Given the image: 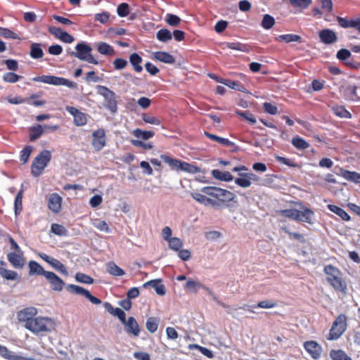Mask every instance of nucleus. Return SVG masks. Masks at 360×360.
<instances>
[{"instance_id": "1", "label": "nucleus", "mask_w": 360, "mask_h": 360, "mask_svg": "<svg viewBox=\"0 0 360 360\" xmlns=\"http://www.w3.org/2000/svg\"><path fill=\"white\" fill-rule=\"evenodd\" d=\"M191 196L200 203L214 209L231 208L238 203L235 193L216 186H205L201 188V193H192Z\"/></svg>"}, {"instance_id": "2", "label": "nucleus", "mask_w": 360, "mask_h": 360, "mask_svg": "<svg viewBox=\"0 0 360 360\" xmlns=\"http://www.w3.org/2000/svg\"><path fill=\"white\" fill-rule=\"evenodd\" d=\"M323 272L326 275V281L336 291L345 293L347 284L341 271L332 264L326 265Z\"/></svg>"}, {"instance_id": "3", "label": "nucleus", "mask_w": 360, "mask_h": 360, "mask_svg": "<svg viewBox=\"0 0 360 360\" xmlns=\"http://www.w3.org/2000/svg\"><path fill=\"white\" fill-rule=\"evenodd\" d=\"M302 210L296 209H285L278 211V214L282 217L294 219L296 221H301L309 224H313L312 218L314 212L310 208L302 205L301 202H296Z\"/></svg>"}, {"instance_id": "4", "label": "nucleus", "mask_w": 360, "mask_h": 360, "mask_svg": "<svg viewBox=\"0 0 360 360\" xmlns=\"http://www.w3.org/2000/svg\"><path fill=\"white\" fill-rule=\"evenodd\" d=\"M160 158L165 163L167 164L172 170L176 172L184 171L190 174H197L200 172V169L197 166L187 162L173 158L169 155H161Z\"/></svg>"}, {"instance_id": "5", "label": "nucleus", "mask_w": 360, "mask_h": 360, "mask_svg": "<svg viewBox=\"0 0 360 360\" xmlns=\"http://www.w3.org/2000/svg\"><path fill=\"white\" fill-rule=\"evenodd\" d=\"M54 326L53 320L48 317H35L32 322L25 325V328L32 333L39 335L43 333L50 332Z\"/></svg>"}, {"instance_id": "6", "label": "nucleus", "mask_w": 360, "mask_h": 360, "mask_svg": "<svg viewBox=\"0 0 360 360\" xmlns=\"http://www.w3.org/2000/svg\"><path fill=\"white\" fill-rule=\"evenodd\" d=\"M51 160L49 150H44L34 158L31 165V173L35 177L39 176Z\"/></svg>"}, {"instance_id": "7", "label": "nucleus", "mask_w": 360, "mask_h": 360, "mask_svg": "<svg viewBox=\"0 0 360 360\" xmlns=\"http://www.w3.org/2000/svg\"><path fill=\"white\" fill-rule=\"evenodd\" d=\"M32 81L43 82L55 86H66L70 89H77V84L64 77H60L54 75H42L32 78Z\"/></svg>"}, {"instance_id": "8", "label": "nucleus", "mask_w": 360, "mask_h": 360, "mask_svg": "<svg viewBox=\"0 0 360 360\" xmlns=\"http://www.w3.org/2000/svg\"><path fill=\"white\" fill-rule=\"evenodd\" d=\"M75 52H72L70 55L77 58L80 60L86 61L89 63L98 65V60L91 55L92 48L85 42L78 43L75 46Z\"/></svg>"}, {"instance_id": "9", "label": "nucleus", "mask_w": 360, "mask_h": 360, "mask_svg": "<svg viewBox=\"0 0 360 360\" xmlns=\"http://www.w3.org/2000/svg\"><path fill=\"white\" fill-rule=\"evenodd\" d=\"M98 93L104 98V107L112 113L117 111V101L114 91L105 86H98Z\"/></svg>"}, {"instance_id": "10", "label": "nucleus", "mask_w": 360, "mask_h": 360, "mask_svg": "<svg viewBox=\"0 0 360 360\" xmlns=\"http://www.w3.org/2000/svg\"><path fill=\"white\" fill-rule=\"evenodd\" d=\"M347 316L344 314H340L333 321L327 339L328 340H337L347 329Z\"/></svg>"}, {"instance_id": "11", "label": "nucleus", "mask_w": 360, "mask_h": 360, "mask_svg": "<svg viewBox=\"0 0 360 360\" xmlns=\"http://www.w3.org/2000/svg\"><path fill=\"white\" fill-rule=\"evenodd\" d=\"M65 110L74 117V124L77 127H82L87 123L86 115L73 106L67 105Z\"/></svg>"}, {"instance_id": "12", "label": "nucleus", "mask_w": 360, "mask_h": 360, "mask_svg": "<svg viewBox=\"0 0 360 360\" xmlns=\"http://www.w3.org/2000/svg\"><path fill=\"white\" fill-rule=\"evenodd\" d=\"M92 146L96 150L100 151L106 143L105 132L103 129L95 130L92 134Z\"/></svg>"}, {"instance_id": "13", "label": "nucleus", "mask_w": 360, "mask_h": 360, "mask_svg": "<svg viewBox=\"0 0 360 360\" xmlns=\"http://www.w3.org/2000/svg\"><path fill=\"white\" fill-rule=\"evenodd\" d=\"M304 348L310 354L311 357L317 360L320 359L322 353V348L316 341L309 340L304 343Z\"/></svg>"}, {"instance_id": "14", "label": "nucleus", "mask_w": 360, "mask_h": 360, "mask_svg": "<svg viewBox=\"0 0 360 360\" xmlns=\"http://www.w3.org/2000/svg\"><path fill=\"white\" fill-rule=\"evenodd\" d=\"M37 314L36 308L27 307L18 312L17 318L20 322H24L25 325H27L28 323L32 322Z\"/></svg>"}, {"instance_id": "15", "label": "nucleus", "mask_w": 360, "mask_h": 360, "mask_svg": "<svg viewBox=\"0 0 360 360\" xmlns=\"http://www.w3.org/2000/svg\"><path fill=\"white\" fill-rule=\"evenodd\" d=\"M45 278L51 283V288L53 290L61 291L63 290L65 283L55 273L51 271L46 272Z\"/></svg>"}, {"instance_id": "16", "label": "nucleus", "mask_w": 360, "mask_h": 360, "mask_svg": "<svg viewBox=\"0 0 360 360\" xmlns=\"http://www.w3.org/2000/svg\"><path fill=\"white\" fill-rule=\"evenodd\" d=\"M62 198L58 193H51L48 200V207L54 213H58L61 210Z\"/></svg>"}, {"instance_id": "17", "label": "nucleus", "mask_w": 360, "mask_h": 360, "mask_svg": "<svg viewBox=\"0 0 360 360\" xmlns=\"http://www.w3.org/2000/svg\"><path fill=\"white\" fill-rule=\"evenodd\" d=\"M123 323L125 325V330L127 333L131 334L135 337L139 335L140 327L135 318L130 316Z\"/></svg>"}, {"instance_id": "18", "label": "nucleus", "mask_w": 360, "mask_h": 360, "mask_svg": "<svg viewBox=\"0 0 360 360\" xmlns=\"http://www.w3.org/2000/svg\"><path fill=\"white\" fill-rule=\"evenodd\" d=\"M320 40L326 44H330L338 40V37L335 32L329 29H324L319 32Z\"/></svg>"}, {"instance_id": "19", "label": "nucleus", "mask_w": 360, "mask_h": 360, "mask_svg": "<svg viewBox=\"0 0 360 360\" xmlns=\"http://www.w3.org/2000/svg\"><path fill=\"white\" fill-rule=\"evenodd\" d=\"M339 174L349 181L360 184V173L349 171L340 167Z\"/></svg>"}, {"instance_id": "20", "label": "nucleus", "mask_w": 360, "mask_h": 360, "mask_svg": "<svg viewBox=\"0 0 360 360\" xmlns=\"http://www.w3.org/2000/svg\"><path fill=\"white\" fill-rule=\"evenodd\" d=\"M129 63L136 72L139 73L142 72L143 67L141 64L143 58L137 53H133L129 56Z\"/></svg>"}, {"instance_id": "21", "label": "nucleus", "mask_w": 360, "mask_h": 360, "mask_svg": "<svg viewBox=\"0 0 360 360\" xmlns=\"http://www.w3.org/2000/svg\"><path fill=\"white\" fill-rule=\"evenodd\" d=\"M29 275H42L46 277L47 271H45L44 268L35 261H30L29 264Z\"/></svg>"}, {"instance_id": "22", "label": "nucleus", "mask_w": 360, "mask_h": 360, "mask_svg": "<svg viewBox=\"0 0 360 360\" xmlns=\"http://www.w3.org/2000/svg\"><path fill=\"white\" fill-rule=\"evenodd\" d=\"M7 258L8 262L15 267V268H22L25 264V259L23 257L18 255L15 252H10L7 255Z\"/></svg>"}, {"instance_id": "23", "label": "nucleus", "mask_w": 360, "mask_h": 360, "mask_svg": "<svg viewBox=\"0 0 360 360\" xmlns=\"http://www.w3.org/2000/svg\"><path fill=\"white\" fill-rule=\"evenodd\" d=\"M212 176L219 181H231L233 179V176L229 172H222L219 169H213L212 171Z\"/></svg>"}, {"instance_id": "24", "label": "nucleus", "mask_w": 360, "mask_h": 360, "mask_svg": "<svg viewBox=\"0 0 360 360\" xmlns=\"http://www.w3.org/2000/svg\"><path fill=\"white\" fill-rule=\"evenodd\" d=\"M104 305L108 311L111 314L117 316L122 323H125L126 314L122 309L120 308H113V307L108 302H105Z\"/></svg>"}, {"instance_id": "25", "label": "nucleus", "mask_w": 360, "mask_h": 360, "mask_svg": "<svg viewBox=\"0 0 360 360\" xmlns=\"http://www.w3.org/2000/svg\"><path fill=\"white\" fill-rule=\"evenodd\" d=\"M154 57L156 60L167 64H173L175 62L174 57L167 52L157 51L154 53Z\"/></svg>"}, {"instance_id": "26", "label": "nucleus", "mask_w": 360, "mask_h": 360, "mask_svg": "<svg viewBox=\"0 0 360 360\" xmlns=\"http://www.w3.org/2000/svg\"><path fill=\"white\" fill-rule=\"evenodd\" d=\"M44 133V128L41 124L32 126L29 129V139L30 141H34Z\"/></svg>"}, {"instance_id": "27", "label": "nucleus", "mask_w": 360, "mask_h": 360, "mask_svg": "<svg viewBox=\"0 0 360 360\" xmlns=\"http://www.w3.org/2000/svg\"><path fill=\"white\" fill-rule=\"evenodd\" d=\"M204 134L206 137H207L210 140H212L214 142L219 143L221 145H223L225 146H232L233 145V143L232 141H229L228 139L218 136L215 134H211L207 131H205Z\"/></svg>"}, {"instance_id": "28", "label": "nucleus", "mask_w": 360, "mask_h": 360, "mask_svg": "<svg viewBox=\"0 0 360 360\" xmlns=\"http://www.w3.org/2000/svg\"><path fill=\"white\" fill-rule=\"evenodd\" d=\"M327 207L330 212L338 215L342 220L349 221L350 219L348 213L342 208L335 205H328Z\"/></svg>"}, {"instance_id": "29", "label": "nucleus", "mask_w": 360, "mask_h": 360, "mask_svg": "<svg viewBox=\"0 0 360 360\" xmlns=\"http://www.w3.org/2000/svg\"><path fill=\"white\" fill-rule=\"evenodd\" d=\"M185 288L190 292L196 293L200 288L205 289L210 292L209 288L203 285L198 281L188 280L185 285Z\"/></svg>"}, {"instance_id": "30", "label": "nucleus", "mask_w": 360, "mask_h": 360, "mask_svg": "<svg viewBox=\"0 0 360 360\" xmlns=\"http://www.w3.org/2000/svg\"><path fill=\"white\" fill-rule=\"evenodd\" d=\"M143 285H151L155 289L156 293L159 295H165L166 293L165 287L163 284L160 283V280L150 281L146 283Z\"/></svg>"}, {"instance_id": "31", "label": "nucleus", "mask_w": 360, "mask_h": 360, "mask_svg": "<svg viewBox=\"0 0 360 360\" xmlns=\"http://www.w3.org/2000/svg\"><path fill=\"white\" fill-rule=\"evenodd\" d=\"M276 40L277 41H285L286 43L292 41L302 42V37L295 34H286L278 36L276 37Z\"/></svg>"}, {"instance_id": "32", "label": "nucleus", "mask_w": 360, "mask_h": 360, "mask_svg": "<svg viewBox=\"0 0 360 360\" xmlns=\"http://www.w3.org/2000/svg\"><path fill=\"white\" fill-rule=\"evenodd\" d=\"M98 51L105 56H113L115 54V50L112 46L107 44L106 42H100L97 44Z\"/></svg>"}, {"instance_id": "33", "label": "nucleus", "mask_w": 360, "mask_h": 360, "mask_svg": "<svg viewBox=\"0 0 360 360\" xmlns=\"http://www.w3.org/2000/svg\"><path fill=\"white\" fill-rule=\"evenodd\" d=\"M291 143L298 150H305L309 147V143L299 136H294L292 139Z\"/></svg>"}, {"instance_id": "34", "label": "nucleus", "mask_w": 360, "mask_h": 360, "mask_svg": "<svg viewBox=\"0 0 360 360\" xmlns=\"http://www.w3.org/2000/svg\"><path fill=\"white\" fill-rule=\"evenodd\" d=\"M217 82L238 91L243 92L245 89L244 86L241 84L231 79H217Z\"/></svg>"}, {"instance_id": "35", "label": "nucleus", "mask_w": 360, "mask_h": 360, "mask_svg": "<svg viewBox=\"0 0 360 360\" xmlns=\"http://www.w3.org/2000/svg\"><path fill=\"white\" fill-rule=\"evenodd\" d=\"M108 272L115 276H122L124 275V271L115 264L113 262L107 264Z\"/></svg>"}, {"instance_id": "36", "label": "nucleus", "mask_w": 360, "mask_h": 360, "mask_svg": "<svg viewBox=\"0 0 360 360\" xmlns=\"http://www.w3.org/2000/svg\"><path fill=\"white\" fill-rule=\"evenodd\" d=\"M30 55L32 58L39 59L43 57L44 52L41 47V44L34 43L30 46Z\"/></svg>"}, {"instance_id": "37", "label": "nucleus", "mask_w": 360, "mask_h": 360, "mask_svg": "<svg viewBox=\"0 0 360 360\" xmlns=\"http://www.w3.org/2000/svg\"><path fill=\"white\" fill-rule=\"evenodd\" d=\"M333 112L342 118H351V113L342 105H335L332 108Z\"/></svg>"}, {"instance_id": "38", "label": "nucleus", "mask_w": 360, "mask_h": 360, "mask_svg": "<svg viewBox=\"0 0 360 360\" xmlns=\"http://www.w3.org/2000/svg\"><path fill=\"white\" fill-rule=\"evenodd\" d=\"M23 190L21 189L17 193L14 201V210L15 215L20 214L22 210Z\"/></svg>"}, {"instance_id": "39", "label": "nucleus", "mask_w": 360, "mask_h": 360, "mask_svg": "<svg viewBox=\"0 0 360 360\" xmlns=\"http://www.w3.org/2000/svg\"><path fill=\"white\" fill-rule=\"evenodd\" d=\"M132 134L138 138L143 140H148L154 136L155 133L152 131H144L141 129H136L133 131Z\"/></svg>"}, {"instance_id": "40", "label": "nucleus", "mask_w": 360, "mask_h": 360, "mask_svg": "<svg viewBox=\"0 0 360 360\" xmlns=\"http://www.w3.org/2000/svg\"><path fill=\"white\" fill-rule=\"evenodd\" d=\"M330 357L333 360H352L344 351L341 349H332L330 352Z\"/></svg>"}, {"instance_id": "41", "label": "nucleus", "mask_w": 360, "mask_h": 360, "mask_svg": "<svg viewBox=\"0 0 360 360\" xmlns=\"http://www.w3.org/2000/svg\"><path fill=\"white\" fill-rule=\"evenodd\" d=\"M159 325V320L156 317H150L146 323V329L151 333L157 331Z\"/></svg>"}, {"instance_id": "42", "label": "nucleus", "mask_w": 360, "mask_h": 360, "mask_svg": "<svg viewBox=\"0 0 360 360\" xmlns=\"http://www.w3.org/2000/svg\"><path fill=\"white\" fill-rule=\"evenodd\" d=\"M157 39L162 42H166L172 38V32L167 29H160L157 32Z\"/></svg>"}, {"instance_id": "43", "label": "nucleus", "mask_w": 360, "mask_h": 360, "mask_svg": "<svg viewBox=\"0 0 360 360\" xmlns=\"http://www.w3.org/2000/svg\"><path fill=\"white\" fill-rule=\"evenodd\" d=\"M0 276H1L4 279L9 281H16L19 278L17 272L6 269L4 267L0 271Z\"/></svg>"}, {"instance_id": "44", "label": "nucleus", "mask_w": 360, "mask_h": 360, "mask_svg": "<svg viewBox=\"0 0 360 360\" xmlns=\"http://www.w3.org/2000/svg\"><path fill=\"white\" fill-rule=\"evenodd\" d=\"M0 36L6 39H19V36L8 28L0 27Z\"/></svg>"}, {"instance_id": "45", "label": "nucleus", "mask_w": 360, "mask_h": 360, "mask_svg": "<svg viewBox=\"0 0 360 360\" xmlns=\"http://www.w3.org/2000/svg\"><path fill=\"white\" fill-rule=\"evenodd\" d=\"M67 290L72 294L81 295L84 297H85V295L88 291V290H86L81 286L76 285L74 284L68 285L67 287Z\"/></svg>"}, {"instance_id": "46", "label": "nucleus", "mask_w": 360, "mask_h": 360, "mask_svg": "<svg viewBox=\"0 0 360 360\" xmlns=\"http://www.w3.org/2000/svg\"><path fill=\"white\" fill-rule=\"evenodd\" d=\"M52 267L56 269L57 271H58L60 273L63 274V275L67 276L68 274V272L67 271V269L64 266L63 264H62L59 260L57 259L53 258L51 262L49 264Z\"/></svg>"}, {"instance_id": "47", "label": "nucleus", "mask_w": 360, "mask_h": 360, "mask_svg": "<svg viewBox=\"0 0 360 360\" xmlns=\"http://www.w3.org/2000/svg\"><path fill=\"white\" fill-rule=\"evenodd\" d=\"M274 24L275 20L271 15L269 14L264 15L261 23V25L264 29L269 30L274 25Z\"/></svg>"}, {"instance_id": "48", "label": "nucleus", "mask_w": 360, "mask_h": 360, "mask_svg": "<svg viewBox=\"0 0 360 360\" xmlns=\"http://www.w3.org/2000/svg\"><path fill=\"white\" fill-rule=\"evenodd\" d=\"M281 229L285 233L288 235L290 238L295 239L302 243H304L306 242V240L302 234L296 232H292L287 227H282Z\"/></svg>"}, {"instance_id": "49", "label": "nucleus", "mask_w": 360, "mask_h": 360, "mask_svg": "<svg viewBox=\"0 0 360 360\" xmlns=\"http://www.w3.org/2000/svg\"><path fill=\"white\" fill-rule=\"evenodd\" d=\"M277 306L276 302L273 300H266L259 301L256 305H252L251 307H259L262 309H271Z\"/></svg>"}, {"instance_id": "50", "label": "nucleus", "mask_w": 360, "mask_h": 360, "mask_svg": "<svg viewBox=\"0 0 360 360\" xmlns=\"http://www.w3.org/2000/svg\"><path fill=\"white\" fill-rule=\"evenodd\" d=\"M167 242L169 248L174 251H179L183 246L181 240L176 237H172Z\"/></svg>"}, {"instance_id": "51", "label": "nucleus", "mask_w": 360, "mask_h": 360, "mask_svg": "<svg viewBox=\"0 0 360 360\" xmlns=\"http://www.w3.org/2000/svg\"><path fill=\"white\" fill-rule=\"evenodd\" d=\"M181 20V18L174 14L167 13L165 17L166 22L170 26H178Z\"/></svg>"}, {"instance_id": "52", "label": "nucleus", "mask_w": 360, "mask_h": 360, "mask_svg": "<svg viewBox=\"0 0 360 360\" xmlns=\"http://www.w3.org/2000/svg\"><path fill=\"white\" fill-rule=\"evenodd\" d=\"M32 146H27L21 150L20 160L23 164L26 163L28 161L29 158L32 153Z\"/></svg>"}, {"instance_id": "53", "label": "nucleus", "mask_w": 360, "mask_h": 360, "mask_svg": "<svg viewBox=\"0 0 360 360\" xmlns=\"http://www.w3.org/2000/svg\"><path fill=\"white\" fill-rule=\"evenodd\" d=\"M142 120L148 124L160 125L161 124L160 120L154 115L148 113H143L142 115Z\"/></svg>"}, {"instance_id": "54", "label": "nucleus", "mask_w": 360, "mask_h": 360, "mask_svg": "<svg viewBox=\"0 0 360 360\" xmlns=\"http://www.w3.org/2000/svg\"><path fill=\"white\" fill-rule=\"evenodd\" d=\"M75 279L78 282L86 284H92L94 281L92 277L83 273H77L75 275Z\"/></svg>"}, {"instance_id": "55", "label": "nucleus", "mask_w": 360, "mask_h": 360, "mask_svg": "<svg viewBox=\"0 0 360 360\" xmlns=\"http://www.w3.org/2000/svg\"><path fill=\"white\" fill-rule=\"evenodd\" d=\"M93 225L101 231L109 233L110 231L108 224L103 220L95 219L93 222Z\"/></svg>"}, {"instance_id": "56", "label": "nucleus", "mask_w": 360, "mask_h": 360, "mask_svg": "<svg viewBox=\"0 0 360 360\" xmlns=\"http://www.w3.org/2000/svg\"><path fill=\"white\" fill-rule=\"evenodd\" d=\"M22 77L14 73V72H6L5 73L4 75H3V80L5 82H8V83H15L17 82Z\"/></svg>"}, {"instance_id": "57", "label": "nucleus", "mask_w": 360, "mask_h": 360, "mask_svg": "<svg viewBox=\"0 0 360 360\" xmlns=\"http://www.w3.org/2000/svg\"><path fill=\"white\" fill-rule=\"evenodd\" d=\"M293 7L307 8L311 4V0H289Z\"/></svg>"}, {"instance_id": "58", "label": "nucleus", "mask_w": 360, "mask_h": 360, "mask_svg": "<svg viewBox=\"0 0 360 360\" xmlns=\"http://www.w3.org/2000/svg\"><path fill=\"white\" fill-rule=\"evenodd\" d=\"M120 17H126L129 13V6L127 3L120 4L117 8Z\"/></svg>"}, {"instance_id": "59", "label": "nucleus", "mask_w": 360, "mask_h": 360, "mask_svg": "<svg viewBox=\"0 0 360 360\" xmlns=\"http://www.w3.org/2000/svg\"><path fill=\"white\" fill-rule=\"evenodd\" d=\"M276 160L278 162L285 165L290 167H297L298 166L297 163L295 162L293 160L285 157L276 156Z\"/></svg>"}, {"instance_id": "60", "label": "nucleus", "mask_w": 360, "mask_h": 360, "mask_svg": "<svg viewBox=\"0 0 360 360\" xmlns=\"http://www.w3.org/2000/svg\"><path fill=\"white\" fill-rule=\"evenodd\" d=\"M51 231L58 236H64L66 234L67 230L65 228L58 224H53L51 225Z\"/></svg>"}, {"instance_id": "61", "label": "nucleus", "mask_w": 360, "mask_h": 360, "mask_svg": "<svg viewBox=\"0 0 360 360\" xmlns=\"http://www.w3.org/2000/svg\"><path fill=\"white\" fill-rule=\"evenodd\" d=\"M235 184L242 188H248L250 186L251 181L248 177L240 176L235 179Z\"/></svg>"}, {"instance_id": "62", "label": "nucleus", "mask_w": 360, "mask_h": 360, "mask_svg": "<svg viewBox=\"0 0 360 360\" xmlns=\"http://www.w3.org/2000/svg\"><path fill=\"white\" fill-rule=\"evenodd\" d=\"M263 109L264 112L270 115H276L278 113V108L271 103H264Z\"/></svg>"}, {"instance_id": "63", "label": "nucleus", "mask_w": 360, "mask_h": 360, "mask_svg": "<svg viewBox=\"0 0 360 360\" xmlns=\"http://www.w3.org/2000/svg\"><path fill=\"white\" fill-rule=\"evenodd\" d=\"M351 56V53L348 49H341L337 52L336 57L341 61L346 60Z\"/></svg>"}, {"instance_id": "64", "label": "nucleus", "mask_w": 360, "mask_h": 360, "mask_svg": "<svg viewBox=\"0 0 360 360\" xmlns=\"http://www.w3.org/2000/svg\"><path fill=\"white\" fill-rule=\"evenodd\" d=\"M237 114L252 124L256 123L255 117L254 116L253 114H252L249 111H245V112L238 111Z\"/></svg>"}]
</instances>
